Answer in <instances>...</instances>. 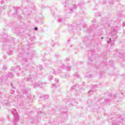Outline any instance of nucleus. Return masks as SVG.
Returning <instances> with one entry per match:
<instances>
[{
    "instance_id": "obj_1",
    "label": "nucleus",
    "mask_w": 125,
    "mask_h": 125,
    "mask_svg": "<svg viewBox=\"0 0 125 125\" xmlns=\"http://www.w3.org/2000/svg\"><path fill=\"white\" fill-rule=\"evenodd\" d=\"M110 34L112 35V38L109 39V41H107V43H114L115 41H116V39H117V29L113 28L111 29V32Z\"/></svg>"
},
{
    "instance_id": "obj_2",
    "label": "nucleus",
    "mask_w": 125,
    "mask_h": 125,
    "mask_svg": "<svg viewBox=\"0 0 125 125\" xmlns=\"http://www.w3.org/2000/svg\"><path fill=\"white\" fill-rule=\"evenodd\" d=\"M125 115H123L122 116H120L119 118L115 119L112 118V124H109V125H120L122 124L123 120H124Z\"/></svg>"
},
{
    "instance_id": "obj_3",
    "label": "nucleus",
    "mask_w": 125,
    "mask_h": 125,
    "mask_svg": "<svg viewBox=\"0 0 125 125\" xmlns=\"http://www.w3.org/2000/svg\"><path fill=\"white\" fill-rule=\"evenodd\" d=\"M11 112L14 117V125H18V124L16 123V122L19 121V115L18 113H17V111L15 109H14L11 110Z\"/></svg>"
},
{
    "instance_id": "obj_4",
    "label": "nucleus",
    "mask_w": 125,
    "mask_h": 125,
    "mask_svg": "<svg viewBox=\"0 0 125 125\" xmlns=\"http://www.w3.org/2000/svg\"><path fill=\"white\" fill-rule=\"evenodd\" d=\"M45 83H42L41 81H39L37 83H35L33 84L34 87H42L44 85H45Z\"/></svg>"
},
{
    "instance_id": "obj_5",
    "label": "nucleus",
    "mask_w": 125,
    "mask_h": 125,
    "mask_svg": "<svg viewBox=\"0 0 125 125\" xmlns=\"http://www.w3.org/2000/svg\"><path fill=\"white\" fill-rule=\"evenodd\" d=\"M116 55L118 56H120V57H122V56H125V53L124 52H117Z\"/></svg>"
},
{
    "instance_id": "obj_6",
    "label": "nucleus",
    "mask_w": 125,
    "mask_h": 125,
    "mask_svg": "<svg viewBox=\"0 0 125 125\" xmlns=\"http://www.w3.org/2000/svg\"><path fill=\"white\" fill-rule=\"evenodd\" d=\"M22 91L23 92V93H25V94H27V93H28V92H29V91L27 89H23L22 90Z\"/></svg>"
},
{
    "instance_id": "obj_7",
    "label": "nucleus",
    "mask_w": 125,
    "mask_h": 125,
    "mask_svg": "<svg viewBox=\"0 0 125 125\" xmlns=\"http://www.w3.org/2000/svg\"><path fill=\"white\" fill-rule=\"evenodd\" d=\"M20 99H21V97L19 96L15 97V101H18V100H20Z\"/></svg>"
},
{
    "instance_id": "obj_8",
    "label": "nucleus",
    "mask_w": 125,
    "mask_h": 125,
    "mask_svg": "<svg viewBox=\"0 0 125 125\" xmlns=\"http://www.w3.org/2000/svg\"><path fill=\"white\" fill-rule=\"evenodd\" d=\"M26 80L27 82H31V81H32V76H29V77L26 78Z\"/></svg>"
},
{
    "instance_id": "obj_9",
    "label": "nucleus",
    "mask_w": 125,
    "mask_h": 125,
    "mask_svg": "<svg viewBox=\"0 0 125 125\" xmlns=\"http://www.w3.org/2000/svg\"><path fill=\"white\" fill-rule=\"evenodd\" d=\"M74 29V25H71L68 28V30L69 31H73V29Z\"/></svg>"
},
{
    "instance_id": "obj_10",
    "label": "nucleus",
    "mask_w": 125,
    "mask_h": 125,
    "mask_svg": "<svg viewBox=\"0 0 125 125\" xmlns=\"http://www.w3.org/2000/svg\"><path fill=\"white\" fill-rule=\"evenodd\" d=\"M72 11H73L72 9H68L66 10V13H70Z\"/></svg>"
},
{
    "instance_id": "obj_11",
    "label": "nucleus",
    "mask_w": 125,
    "mask_h": 125,
    "mask_svg": "<svg viewBox=\"0 0 125 125\" xmlns=\"http://www.w3.org/2000/svg\"><path fill=\"white\" fill-rule=\"evenodd\" d=\"M43 97L45 100H47V99H48V98H49V96L47 95H45Z\"/></svg>"
},
{
    "instance_id": "obj_12",
    "label": "nucleus",
    "mask_w": 125,
    "mask_h": 125,
    "mask_svg": "<svg viewBox=\"0 0 125 125\" xmlns=\"http://www.w3.org/2000/svg\"><path fill=\"white\" fill-rule=\"evenodd\" d=\"M59 22H64V20H63L62 18H59L58 19Z\"/></svg>"
},
{
    "instance_id": "obj_13",
    "label": "nucleus",
    "mask_w": 125,
    "mask_h": 125,
    "mask_svg": "<svg viewBox=\"0 0 125 125\" xmlns=\"http://www.w3.org/2000/svg\"><path fill=\"white\" fill-rule=\"evenodd\" d=\"M20 68V66H18L17 68H15L14 69V71H15L16 72V71H19V70H20V69H19Z\"/></svg>"
},
{
    "instance_id": "obj_14",
    "label": "nucleus",
    "mask_w": 125,
    "mask_h": 125,
    "mask_svg": "<svg viewBox=\"0 0 125 125\" xmlns=\"http://www.w3.org/2000/svg\"><path fill=\"white\" fill-rule=\"evenodd\" d=\"M8 77H13V74L12 73H9V74L7 75Z\"/></svg>"
},
{
    "instance_id": "obj_15",
    "label": "nucleus",
    "mask_w": 125,
    "mask_h": 125,
    "mask_svg": "<svg viewBox=\"0 0 125 125\" xmlns=\"http://www.w3.org/2000/svg\"><path fill=\"white\" fill-rule=\"evenodd\" d=\"M92 93H93V90H91L88 92V94H89V95H91Z\"/></svg>"
},
{
    "instance_id": "obj_16",
    "label": "nucleus",
    "mask_w": 125,
    "mask_h": 125,
    "mask_svg": "<svg viewBox=\"0 0 125 125\" xmlns=\"http://www.w3.org/2000/svg\"><path fill=\"white\" fill-rule=\"evenodd\" d=\"M52 79H53V77L51 75V76H49L48 80L49 81H51V80H52Z\"/></svg>"
},
{
    "instance_id": "obj_17",
    "label": "nucleus",
    "mask_w": 125,
    "mask_h": 125,
    "mask_svg": "<svg viewBox=\"0 0 125 125\" xmlns=\"http://www.w3.org/2000/svg\"><path fill=\"white\" fill-rule=\"evenodd\" d=\"M55 83H59V80H58L57 79H55Z\"/></svg>"
},
{
    "instance_id": "obj_18",
    "label": "nucleus",
    "mask_w": 125,
    "mask_h": 125,
    "mask_svg": "<svg viewBox=\"0 0 125 125\" xmlns=\"http://www.w3.org/2000/svg\"><path fill=\"white\" fill-rule=\"evenodd\" d=\"M52 87H55V88H56V87H57V85H56L55 84H52Z\"/></svg>"
},
{
    "instance_id": "obj_19",
    "label": "nucleus",
    "mask_w": 125,
    "mask_h": 125,
    "mask_svg": "<svg viewBox=\"0 0 125 125\" xmlns=\"http://www.w3.org/2000/svg\"><path fill=\"white\" fill-rule=\"evenodd\" d=\"M76 85H74L72 87L71 90H73V89H76Z\"/></svg>"
},
{
    "instance_id": "obj_20",
    "label": "nucleus",
    "mask_w": 125,
    "mask_h": 125,
    "mask_svg": "<svg viewBox=\"0 0 125 125\" xmlns=\"http://www.w3.org/2000/svg\"><path fill=\"white\" fill-rule=\"evenodd\" d=\"M7 68V67L5 65H4L3 66V68H2V70H6V68Z\"/></svg>"
},
{
    "instance_id": "obj_21",
    "label": "nucleus",
    "mask_w": 125,
    "mask_h": 125,
    "mask_svg": "<svg viewBox=\"0 0 125 125\" xmlns=\"http://www.w3.org/2000/svg\"><path fill=\"white\" fill-rule=\"evenodd\" d=\"M75 77H76L77 78H78L81 77V76L80 75H78V74H75Z\"/></svg>"
},
{
    "instance_id": "obj_22",
    "label": "nucleus",
    "mask_w": 125,
    "mask_h": 125,
    "mask_svg": "<svg viewBox=\"0 0 125 125\" xmlns=\"http://www.w3.org/2000/svg\"><path fill=\"white\" fill-rule=\"evenodd\" d=\"M6 106H10V103L9 102L8 103H6Z\"/></svg>"
},
{
    "instance_id": "obj_23",
    "label": "nucleus",
    "mask_w": 125,
    "mask_h": 125,
    "mask_svg": "<svg viewBox=\"0 0 125 125\" xmlns=\"http://www.w3.org/2000/svg\"><path fill=\"white\" fill-rule=\"evenodd\" d=\"M62 77L63 78H66V77H67V75H65V74L64 75H61Z\"/></svg>"
},
{
    "instance_id": "obj_24",
    "label": "nucleus",
    "mask_w": 125,
    "mask_h": 125,
    "mask_svg": "<svg viewBox=\"0 0 125 125\" xmlns=\"http://www.w3.org/2000/svg\"><path fill=\"white\" fill-rule=\"evenodd\" d=\"M7 53L8 55H10L12 54V52L11 51L10 53H9V52H7Z\"/></svg>"
},
{
    "instance_id": "obj_25",
    "label": "nucleus",
    "mask_w": 125,
    "mask_h": 125,
    "mask_svg": "<svg viewBox=\"0 0 125 125\" xmlns=\"http://www.w3.org/2000/svg\"><path fill=\"white\" fill-rule=\"evenodd\" d=\"M73 9H77V6H76V5H74L73 6Z\"/></svg>"
},
{
    "instance_id": "obj_26",
    "label": "nucleus",
    "mask_w": 125,
    "mask_h": 125,
    "mask_svg": "<svg viewBox=\"0 0 125 125\" xmlns=\"http://www.w3.org/2000/svg\"><path fill=\"white\" fill-rule=\"evenodd\" d=\"M71 68V67H69V66H68L67 67H66V69H67V70H68V71H70V69Z\"/></svg>"
},
{
    "instance_id": "obj_27",
    "label": "nucleus",
    "mask_w": 125,
    "mask_h": 125,
    "mask_svg": "<svg viewBox=\"0 0 125 125\" xmlns=\"http://www.w3.org/2000/svg\"><path fill=\"white\" fill-rule=\"evenodd\" d=\"M3 36H4V38H7V35H6V34H3Z\"/></svg>"
},
{
    "instance_id": "obj_28",
    "label": "nucleus",
    "mask_w": 125,
    "mask_h": 125,
    "mask_svg": "<svg viewBox=\"0 0 125 125\" xmlns=\"http://www.w3.org/2000/svg\"><path fill=\"white\" fill-rule=\"evenodd\" d=\"M22 61L23 62H27V59H24Z\"/></svg>"
},
{
    "instance_id": "obj_29",
    "label": "nucleus",
    "mask_w": 125,
    "mask_h": 125,
    "mask_svg": "<svg viewBox=\"0 0 125 125\" xmlns=\"http://www.w3.org/2000/svg\"><path fill=\"white\" fill-rule=\"evenodd\" d=\"M90 31H91V30L90 29H89V28L87 29V32H90Z\"/></svg>"
},
{
    "instance_id": "obj_30",
    "label": "nucleus",
    "mask_w": 125,
    "mask_h": 125,
    "mask_svg": "<svg viewBox=\"0 0 125 125\" xmlns=\"http://www.w3.org/2000/svg\"><path fill=\"white\" fill-rule=\"evenodd\" d=\"M0 3H1V4H2V3H4V0H1V1H0Z\"/></svg>"
},
{
    "instance_id": "obj_31",
    "label": "nucleus",
    "mask_w": 125,
    "mask_h": 125,
    "mask_svg": "<svg viewBox=\"0 0 125 125\" xmlns=\"http://www.w3.org/2000/svg\"><path fill=\"white\" fill-rule=\"evenodd\" d=\"M5 8H6V5L3 6V9H5Z\"/></svg>"
},
{
    "instance_id": "obj_32",
    "label": "nucleus",
    "mask_w": 125,
    "mask_h": 125,
    "mask_svg": "<svg viewBox=\"0 0 125 125\" xmlns=\"http://www.w3.org/2000/svg\"><path fill=\"white\" fill-rule=\"evenodd\" d=\"M88 78H91V74H89L88 76Z\"/></svg>"
},
{
    "instance_id": "obj_33",
    "label": "nucleus",
    "mask_w": 125,
    "mask_h": 125,
    "mask_svg": "<svg viewBox=\"0 0 125 125\" xmlns=\"http://www.w3.org/2000/svg\"><path fill=\"white\" fill-rule=\"evenodd\" d=\"M34 30H35V31H38V28H37V27H35V28H34Z\"/></svg>"
},
{
    "instance_id": "obj_34",
    "label": "nucleus",
    "mask_w": 125,
    "mask_h": 125,
    "mask_svg": "<svg viewBox=\"0 0 125 125\" xmlns=\"http://www.w3.org/2000/svg\"><path fill=\"white\" fill-rule=\"evenodd\" d=\"M123 27H125V23L124 22H123Z\"/></svg>"
},
{
    "instance_id": "obj_35",
    "label": "nucleus",
    "mask_w": 125,
    "mask_h": 125,
    "mask_svg": "<svg viewBox=\"0 0 125 125\" xmlns=\"http://www.w3.org/2000/svg\"><path fill=\"white\" fill-rule=\"evenodd\" d=\"M17 77H19V73H17Z\"/></svg>"
},
{
    "instance_id": "obj_36",
    "label": "nucleus",
    "mask_w": 125,
    "mask_h": 125,
    "mask_svg": "<svg viewBox=\"0 0 125 125\" xmlns=\"http://www.w3.org/2000/svg\"><path fill=\"white\" fill-rule=\"evenodd\" d=\"M109 96H113V95H112V94H109Z\"/></svg>"
},
{
    "instance_id": "obj_37",
    "label": "nucleus",
    "mask_w": 125,
    "mask_h": 125,
    "mask_svg": "<svg viewBox=\"0 0 125 125\" xmlns=\"http://www.w3.org/2000/svg\"><path fill=\"white\" fill-rule=\"evenodd\" d=\"M67 59V60L68 61H69V60H70V58H67V59Z\"/></svg>"
},
{
    "instance_id": "obj_38",
    "label": "nucleus",
    "mask_w": 125,
    "mask_h": 125,
    "mask_svg": "<svg viewBox=\"0 0 125 125\" xmlns=\"http://www.w3.org/2000/svg\"><path fill=\"white\" fill-rule=\"evenodd\" d=\"M53 75H58V73H53Z\"/></svg>"
},
{
    "instance_id": "obj_39",
    "label": "nucleus",
    "mask_w": 125,
    "mask_h": 125,
    "mask_svg": "<svg viewBox=\"0 0 125 125\" xmlns=\"http://www.w3.org/2000/svg\"><path fill=\"white\" fill-rule=\"evenodd\" d=\"M1 93L0 92V97H1Z\"/></svg>"
},
{
    "instance_id": "obj_40",
    "label": "nucleus",
    "mask_w": 125,
    "mask_h": 125,
    "mask_svg": "<svg viewBox=\"0 0 125 125\" xmlns=\"http://www.w3.org/2000/svg\"><path fill=\"white\" fill-rule=\"evenodd\" d=\"M98 28H100V26H98V27H97V29H98Z\"/></svg>"
},
{
    "instance_id": "obj_41",
    "label": "nucleus",
    "mask_w": 125,
    "mask_h": 125,
    "mask_svg": "<svg viewBox=\"0 0 125 125\" xmlns=\"http://www.w3.org/2000/svg\"><path fill=\"white\" fill-rule=\"evenodd\" d=\"M11 91H12V92H15L14 90H12Z\"/></svg>"
},
{
    "instance_id": "obj_42",
    "label": "nucleus",
    "mask_w": 125,
    "mask_h": 125,
    "mask_svg": "<svg viewBox=\"0 0 125 125\" xmlns=\"http://www.w3.org/2000/svg\"><path fill=\"white\" fill-rule=\"evenodd\" d=\"M0 12H1V10L0 9Z\"/></svg>"
},
{
    "instance_id": "obj_43",
    "label": "nucleus",
    "mask_w": 125,
    "mask_h": 125,
    "mask_svg": "<svg viewBox=\"0 0 125 125\" xmlns=\"http://www.w3.org/2000/svg\"><path fill=\"white\" fill-rule=\"evenodd\" d=\"M4 49L5 50V46H4Z\"/></svg>"
},
{
    "instance_id": "obj_44",
    "label": "nucleus",
    "mask_w": 125,
    "mask_h": 125,
    "mask_svg": "<svg viewBox=\"0 0 125 125\" xmlns=\"http://www.w3.org/2000/svg\"><path fill=\"white\" fill-rule=\"evenodd\" d=\"M121 15H122V14H121V13L119 14V16H121Z\"/></svg>"
},
{
    "instance_id": "obj_45",
    "label": "nucleus",
    "mask_w": 125,
    "mask_h": 125,
    "mask_svg": "<svg viewBox=\"0 0 125 125\" xmlns=\"http://www.w3.org/2000/svg\"><path fill=\"white\" fill-rule=\"evenodd\" d=\"M101 39H102V40H103L104 38H103V37H102Z\"/></svg>"
},
{
    "instance_id": "obj_46",
    "label": "nucleus",
    "mask_w": 125,
    "mask_h": 125,
    "mask_svg": "<svg viewBox=\"0 0 125 125\" xmlns=\"http://www.w3.org/2000/svg\"><path fill=\"white\" fill-rule=\"evenodd\" d=\"M15 14H17V12H15Z\"/></svg>"
},
{
    "instance_id": "obj_47",
    "label": "nucleus",
    "mask_w": 125,
    "mask_h": 125,
    "mask_svg": "<svg viewBox=\"0 0 125 125\" xmlns=\"http://www.w3.org/2000/svg\"><path fill=\"white\" fill-rule=\"evenodd\" d=\"M62 68H63V69H65V67H62Z\"/></svg>"
},
{
    "instance_id": "obj_48",
    "label": "nucleus",
    "mask_w": 125,
    "mask_h": 125,
    "mask_svg": "<svg viewBox=\"0 0 125 125\" xmlns=\"http://www.w3.org/2000/svg\"><path fill=\"white\" fill-rule=\"evenodd\" d=\"M103 25H101V27H103Z\"/></svg>"
},
{
    "instance_id": "obj_49",
    "label": "nucleus",
    "mask_w": 125,
    "mask_h": 125,
    "mask_svg": "<svg viewBox=\"0 0 125 125\" xmlns=\"http://www.w3.org/2000/svg\"><path fill=\"white\" fill-rule=\"evenodd\" d=\"M13 15H14V16H16V15H15L14 14H13Z\"/></svg>"
},
{
    "instance_id": "obj_50",
    "label": "nucleus",
    "mask_w": 125,
    "mask_h": 125,
    "mask_svg": "<svg viewBox=\"0 0 125 125\" xmlns=\"http://www.w3.org/2000/svg\"><path fill=\"white\" fill-rule=\"evenodd\" d=\"M116 51H117V52H118V51H118V50H116Z\"/></svg>"
},
{
    "instance_id": "obj_51",
    "label": "nucleus",
    "mask_w": 125,
    "mask_h": 125,
    "mask_svg": "<svg viewBox=\"0 0 125 125\" xmlns=\"http://www.w3.org/2000/svg\"><path fill=\"white\" fill-rule=\"evenodd\" d=\"M91 52H92V50H91Z\"/></svg>"
},
{
    "instance_id": "obj_52",
    "label": "nucleus",
    "mask_w": 125,
    "mask_h": 125,
    "mask_svg": "<svg viewBox=\"0 0 125 125\" xmlns=\"http://www.w3.org/2000/svg\"><path fill=\"white\" fill-rule=\"evenodd\" d=\"M94 21L95 22V20H94Z\"/></svg>"
},
{
    "instance_id": "obj_53",
    "label": "nucleus",
    "mask_w": 125,
    "mask_h": 125,
    "mask_svg": "<svg viewBox=\"0 0 125 125\" xmlns=\"http://www.w3.org/2000/svg\"><path fill=\"white\" fill-rule=\"evenodd\" d=\"M115 95H114V97H115Z\"/></svg>"
}]
</instances>
